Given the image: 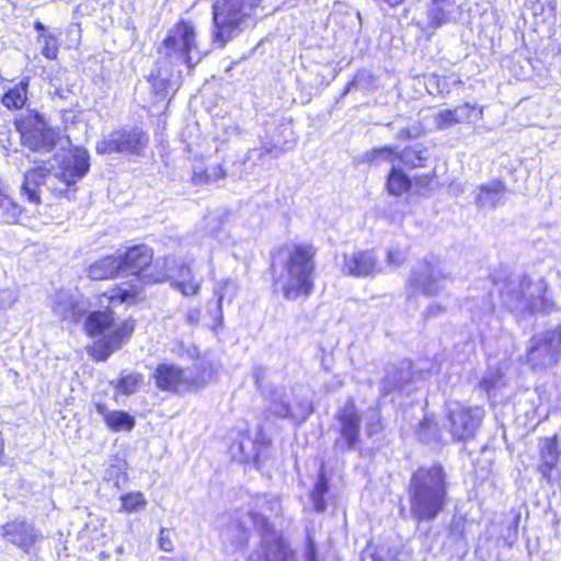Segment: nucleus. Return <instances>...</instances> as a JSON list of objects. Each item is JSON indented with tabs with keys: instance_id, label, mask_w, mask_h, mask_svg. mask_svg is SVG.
Segmentation results:
<instances>
[{
	"instance_id": "obj_17",
	"label": "nucleus",
	"mask_w": 561,
	"mask_h": 561,
	"mask_svg": "<svg viewBox=\"0 0 561 561\" xmlns=\"http://www.w3.org/2000/svg\"><path fill=\"white\" fill-rule=\"evenodd\" d=\"M341 271L353 277H368L378 273V259L373 251H356L344 254Z\"/></svg>"
},
{
	"instance_id": "obj_15",
	"label": "nucleus",
	"mask_w": 561,
	"mask_h": 561,
	"mask_svg": "<svg viewBox=\"0 0 561 561\" xmlns=\"http://www.w3.org/2000/svg\"><path fill=\"white\" fill-rule=\"evenodd\" d=\"M22 144L35 152H50L58 139V134L48 127L44 119L36 115L33 125L21 131Z\"/></svg>"
},
{
	"instance_id": "obj_2",
	"label": "nucleus",
	"mask_w": 561,
	"mask_h": 561,
	"mask_svg": "<svg viewBox=\"0 0 561 561\" xmlns=\"http://www.w3.org/2000/svg\"><path fill=\"white\" fill-rule=\"evenodd\" d=\"M493 284L499 288L503 304L514 313L547 312L552 309L553 302L548 297L542 277L533 278L504 270L493 275Z\"/></svg>"
},
{
	"instance_id": "obj_35",
	"label": "nucleus",
	"mask_w": 561,
	"mask_h": 561,
	"mask_svg": "<svg viewBox=\"0 0 561 561\" xmlns=\"http://www.w3.org/2000/svg\"><path fill=\"white\" fill-rule=\"evenodd\" d=\"M227 175L226 170L221 164H217L209 169H204L203 167L195 165L193 169L192 180L196 184L201 183H210L216 182L218 180L225 179Z\"/></svg>"
},
{
	"instance_id": "obj_30",
	"label": "nucleus",
	"mask_w": 561,
	"mask_h": 561,
	"mask_svg": "<svg viewBox=\"0 0 561 561\" xmlns=\"http://www.w3.org/2000/svg\"><path fill=\"white\" fill-rule=\"evenodd\" d=\"M430 157L428 149L423 145L407 147L399 152V160L411 168L424 167Z\"/></svg>"
},
{
	"instance_id": "obj_58",
	"label": "nucleus",
	"mask_w": 561,
	"mask_h": 561,
	"mask_svg": "<svg viewBox=\"0 0 561 561\" xmlns=\"http://www.w3.org/2000/svg\"><path fill=\"white\" fill-rule=\"evenodd\" d=\"M239 448H240L241 453L244 454L247 459H249L252 456L250 451L249 453L245 451L244 442H240Z\"/></svg>"
},
{
	"instance_id": "obj_22",
	"label": "nucleus",
	"mask_w": 561,
	"mask_h": 561,
	"mask_svg": "<svg viewBox=\"0 0 561 561\" xmlns=\"http://www.w3.org/2000/svg\"><path fill=\"white\" fill-rule=\"evenodd\" d=\"M506 191V186L502 181H490L478 187L476 204L479 208H495L504 203Z\"/></svg>"
},
{
	"instance_id": "obj_56",
	"label": "nucleus",
	"mask_w": 561,
	"mask_h": 561,
	"mask_svg": "<svg viewBox=\"0 0 561 561\" xmlns=\"http://www.w3.org/2000/svg\"><path fill=\"white\" fill-rule=\"evenodd\" d=\"M411 137H412L411 131H410V129H408V128H403V129H401V130L399 131V135H398V138H399V139H409V138H411Z\"/></svg>"
},
{
	"instance_id": "obj_59",
	"label": "nucleus",
	"mask_w": 561,
	"mask_h": 561,
	"mask_svg": "<svg viewBox=\"0 0 561 561\" xmlns=\"http://www.w3.org/2000/svg\"><path fill=\"white\" fill-rule=\"evenodd\" d=\"M168 277H171V275H170L168 272H165V273H163V274L159 275L158 277H156V278L153 279V282H154V283H157V282H162V280H164V279H165V278H168Z\"/></svg>"
},
{
	"instance_id": "obj_11",
	"label": "nucleus",
	"mask_w": 561,
	"mask_h": 561,
	"mask_svg": "<svg viewBox=\"0 0 561 561\" xmlns=\"http://www.w3.org/2000/svg\"><path fill=\"white\" fill-rule=\"evenodd\" d=\"M152 378L156 387L165 392L184 393L202 386L192 369L167 363L156 367Z\"/></svg>"
},
{
	"instance_id": "obj_38",
	"label": "nucleus",
	"mask_w": 561,
	"mask_h": 561,
	"mask_svg": "<svg viewBox=\"0 0 561 561\" xmlns=\"http://www.w3.org/2000/svg\"><path fill=\"white\" fill-rule=\"evenodd\" d=\"M396 159H399V152H397L392 147H381L366 152L365 154V160L375 164H379L381 162L393 163Z\"/></svg>"
},
{
	"instance_id": "obj_57",
	"label": "nucleus",
	"mask_w": 561,
	"mask_h": 561,
	"mask_svg": "<svg viewBox=\"0 0 561 561\" xmlns=\"http://www.w3.org/2000/svg\"><path fill=\"white\" fill-rule=\"evenodd\" d=\"M34 28H35V31L39 32V34H42V33H44V32H48V31L46 30V26H45L42 22H39V21H36V22L34 23Z\"/></svg>"
},
{
	"instance_id": "obj_37",
	"label": "nucleus",
	"mask_w": 561,
	"mask_h": 561,
	"mask_svg": "<svg viewBox=\"0 0 561 561\" xmlns=\"http://www.w3.org/2000/svg\"><path fill=\"white\" fill-rule=\"evenodd\" d=\"M142 382V376L138 373H128L122 375L116 381H111V385L122 394L129 396L134 393L138 386Z\"/></svg>"
},
{
	"instance_id": "obj_29",
	"label": "nucleus",
	"mask_w": 561,
	"mask_h": 561,
	"mask_svg": "<svg viewBox=\"0 0 561 561\" xmlns=\"http://www.w3.org/2000/svg\"><path fill=\"white\" fill-rule=\"evenodd\" d=\"M459 14V7L453 0H435L431 10V19L437 26Z\"/></svg>"
},
{
	"instance_id": "obj_7",
	"label": "nucleus",
	"mask_w": 561,
	"mask_h": 561,
	"mask_svg": "<svg viewBox=\"0 0 561 561\" xmlns=\"http://www.w3.org/2000/svg\"><path fill=\"white\" fill-rule=\"evenodd\" d=\"M159 54L169 58L171 62H183L190 69L193 68L202 59L194 26L186 21L176 23L160 45Z\"/></svg>"
},
{
	"instance_id": "obj_41",
	"label": "nucleus",
	"mask_w": 561,
	"mask_h": 561,
	"mask_svg": "<svg viewBox=\"0 0 561 561\" xmlns=\"http://www.w3.org/2000/svg\"><path fill=\"white\" fill-rule=\"evenodd\" d=\"M122 510L127 513L136 512L144 507L147 501L141 492H133L121 496Z\"/></svg>"
},
{
	"instance_id": "obj_47",
	"label": "nucleus",
	"mask_w": 561,
	"mask_h": 561,
	"mask_svg": "<svg viewBox=\"0 0 561 561\" xmlns=\"http://www.w3.org/2000/svg\"><path fill=\"white\" fill-rule=\"evenodd\" d=\"M18 300L16 290L11 288L0 289V310L11 308Z\"/></svg>"
},
{
	"instance_id": "obj_26",
	"label": "nucleus",
	"mask_w": 561,
	"mask_h": 561,
	"mask_svg": "<svg viewBox=\"0 0 561 561\" xmlns=\"http://www.w3.org/2000/svg\"><path fill=\"white\" fill-rule=\"evenodd\" d=\"M96 412L103 417L105 424L114 432L131 431L135 426V419L130 414L118 410H108L103 403L95 404Z\"/></svg>"
},
{
	"instance_id": "obj_39",
	"label": "nucleus",
	"mask_w": 561,
	"mask_h": 561,
	"mask_svg": "<svg viewBox=\"0 0 561 561\" xmlns=\"http://www.w3.org/2000/svg\"><path fill=\"white\" fill-rule=\"evenodd\" d=\"M215 294L218 297L217 299V311H218V320L222 321L221 314V305L225 299H228L230 302L232 298L237 295V286L231 280H225L222 284L215 289Z\"/></svg>"
},
{
	"instance_id": "obj_28",
	"label": "nucleus",
	"mask_w": 561,
	"mask_h": 561,
	"mask_svg": "<svg viewBox=\"0 0 561 561\" xmlns=\"http://www.w3.org/2000/svg\"><path fill=\"white\" fill-rule=\"evenodd\" d=\"M139 295L140 287L138 285L125 283L104 293L103 299H105L111 306L122 304L130 305L136 302Z\"/></svg>"
},
{
	"instance_id": "obj_49",
	"label": "nucleus",
	"mask_w": 561,
	"mask_h": 561,
	"mask_svg": "<svg viewBox=\"0 0 561 561\" xmlns=\"http://www.w3.org/2000/svg\"><path fill=\"white\" fill-rule=\"evenodd\" d=\"M0 207L8 211V220H15L20 215L19 207L8 197L1 198Z\"/></svg>"
},
{
	"instance_id": "obj_3",
	"label": "nucleus",
	"mask_w": 561,
	"mask_h": 561,
	"mask_svg": "<svg viewBox=\"0 0 561 561\" xmlns=\"http://www.w3.org/2000/svg\"><path fill=\"white\" fill-rule=\"evenodd\" d=\"M410 513L419 522H432L447 504L446 473L442 466L419 468L411 477Z\"/></svg>"
},
{
	"instance_id": "obj_61",
	"label": "nucleus",
	"mask_w": 561,
	"mask_h": 561,
	"mask_svg": "<svg viewBox=\"0 0 561 561\" xmlns=\"http://www.w3.org/2000/svg\"><path fill=\"white\" fill-rule=\"evenodd\" d=\"M243 172H244V171H243L242 169H240V168H238V169L233 170V174H236V175H238V176H242Z\"/></svg>"
},
{
	"instance_id": "obj_12",
	"label": "nucleus",
	"mask_w": 561,
	"mask_h": 561,
	"mask_svg": "<svg viewBox=\"0 0 561 561\" xmlns=\"http://www.w3.org/2000/svg\"><path fill=\"white\" fill-rule=\"evenodd\" d=\"M561 353V331L552 330L535 335L527 351V363L533 369H545L557 363Z\"/></svg>"
},
{
	"instance_id": "obj_52",
	"label": "nucleus",
	"mask_w": 561,
	"mask_h": 561,
	"mask_svg": "<svg viewBox=\"0 0 561 561\" xmlns=\"http://www.w3.org/2000/svg\"><path fill=\"white\" fill-rule=\"evenodd\" d=\"M305 560L306 561H317L316 546H314L313 540L310 537H308V543H307L306 551H305Z\"/></svg>"
},
{
	"instance_id": "obj_33",
	"label": "nucleus",
	"mask_w": 561,
	"mask_h": 561,
	"mask_svg": "<svg viewBox=\"0 0 561 561\" xmlns=\"http://www.w3.org/2000/svg\"><path fill=\"white\" fill-rule=\"evenodd\" d=\"M60 32H44L38 35L37 43L41 46V54L50 60L57 59L59 53L58 37Z\"/></svg>"
},
{
	"instance_id": "obj_13",
	"label": "nucleus",
	"mask_w": 561,
	"mask_h": 561,
	"mask_svg": "<svg viewBox=\"0 0 561 561\" xmlns=\"http://www.w3.org/2000/svg\"><path fill=\"white\" fill-rule=\"evenodd\" d=\"M148 144L147 135L137 129H116L98 141L95 150L99 154L140 152Z\"/></svg>"
},
{
	"instance_id": "obj_48",
	"label": "nucleus",
	"mask_w": 561,
	"mask_h": 561,
	"mask_svg": "<svg viewBox=\"0 0 561 561\" xmlns=\"http://www.w3.org/2000/svg\"><path fill=\"white\" fill-rule=\"evenodd\" d=\"M104 479L107 481H113L116 488H119V483L124 480L123 469L119 465L110 466L106 471Z\"/></svg>"
},
{
	"instance_id": "obj_10",
	"label": "nucleus",
	"mask_w": 561,
	"mask_h": 561,
	"mask_svg": "<svg viewBox=\"0 0 561 561\" xmlns=\"http://www.w3.org/2000/svg\"><path fill=\"white\" fill-rule=\"evenodd\" d=\"M484 417V410L479 407H466L451 402L447 407L448 430L457 442L474 437Z\"/></svg>"
},
{
	"instance_id": "obj_16",
	"label": "nucleus",
	"mask_w": 561,
	"mask_h": 561,
	"mask_svg": "<svg viewBox=\"0 0 561 561\" xmlns=\"http://www.w3.org/2000/svg\"><path fill=\"white\" fill-rule=\"evenodd\" d=\"M85 308L78 291L59 290L51 297V309L64 321H79Z\"/></svg>"
},
{
	"instance_id": "obj_24",
	"label": "nucleus",
	"mask_w": 561,
	"mask_h": 561,
	"mask_svg": "<svg viewBox=\"0 0 561 561\" xmlns=\"http://www.w3.org/2000/svg\"><path fill=\"white\" fill-rule=\"evenodd\" d=\"M386 374L381 383L383 394H388L396 389L402 390L404 385L412 379L411 364L402 360L398 365L389 366Z\"/></svg>"
},
{
	"instance_id": "obj_55",
	"label": "nucleus",
	"mask_w": 561,
	"mask_h": 561,
	"mask_svg": "<svg viewBox=\"0 0 561 561\" xmlns=\"http://www.w3.org/2000/svg\"><path fill=\"white\" fill-rule=\"evenodd\" d=\"M176 280H188V279H192L193 278V275H192V271L188 266L186 265H181L179 271H178V275H176Z\"/></svg>"
},
{
	"instance_id": "obj_6",
	"label": "nucleus",
	"mask_w": 561,
	"mask_h": 561,
	"mask_svg": "<svg viewBox=\"0 0 561 561\" xmlns=\"http://www.w3.org/2000/svg\"><path fill=\"white\" fill-rule=\"evenodd\" d=\"M260 0H217L213 4L214 39L225 45L252 22Z\"/></svg>"
},
{
	"instance_id": "obj_14",
	"label": "nucleus",
	"mask_w": 561,
	"mask_h": 561,
	"mask_svg": "<svg viewBox=\"0 0 561 561\" xmlns=\"http://www.w3.org/2000/svg\"><path fill=\"white\" fill-rule=\"evenodd\" d=\"M339 423V438L334 446L341 451L353 450L359 444L360 414L353 399H348L335 416Z\"/></svg>"
},
{
	"instance_id": "obj_9",
	"label": "nucleus",
	"mask_w": 561,
	"mask_h": 561,
	"mask_svg": "<svg viewBox=\"0 0 561 561\" xmlns=\"http://www.w3.org/2000/svg\"><path fill=\"white\" fill-rule=\"evenodd\" d=\"M254 526L262 536L271 530V525L266 517L253 513L252 511H236L229 515L228 522L220 529L222 540L228 541L233 550L243 548L250 538V528Z\"/></svg>"
},
{
	"instance_id": "obj_45",
	"label": "nucleus",
	"mask_w": 561,
	"mask_h": 561,
	"mask_svg": "<svg viewBox=\"0 0 561 561\" xmlns=\"http://www.w3.org/2000/svg\"><path fill=\"white\" fill-rule=\"evenodd\" d=\"M407 251L404 249L392 248L387 253V264L398 267L407 260Z\"/></svg>"
},
{
	"instance_id": "obj_60",
	"label": "nucleus",
	"mask_w": 561,
	"mask_h": 561,
	"mask_svg": "<svg viewBox=\"0 0 561 561\" xmlns=\"http://www.w3.org/2000/svg\"><path fill=\"white\" fill-rule=\"evenodd\" d=\"M431 181H432L431 175H424V176L420 178V182L424 185H427Z\"/></svg>"
},
{
	"instance_id": "obj_53",
	"label": "nucleus",
	"mask_w": 561,
	"mask_h": 561,
	"mask_svg": "<svg viewBox=\"0 0 561 561\" xmlns=\"http://www.w3.org/2000/svg\"><path fill=\"white\" fill-rule=\"evenodd\" d=\"M445 311V307L439 304H432L425 310V318L436 317Z\"/></svg>"
},
{
	"instance_id": "obj_43",
	"label": "nucleus",
	"mask_w": 561,
	"mask_h": 561,
	"mask_svg": "<svg viewBox=\"0 0 561 561\" xmlns=\"http://www.w3.org/2000/svg\"><path fill=\"white\" fill-rule=\"evenodd\" d=\"M267 369L261 365H254L252 368V377L255 380L257 389L264 394L271 390V386L266 383Z\"/></svg>"
},
{
	"instance_id": "obj_44",
	"label": "nucleus",
	"mask_w": 561,
	"mask_h": 561,
	"mask_svg": "<svg viewBox=\"0 0 561 561\" xmlns=\"http://www.w3.org/2000/svg\"><path fill=\"white\" fill-rule=\"evenodd\" d=\"M275 150V156H278L280 152H283L282 149H277L276 147L270 145V144H262L261 148L256 149H250L245 156V160H252V159H261L266 153H273Z\"/></svg>"
},
{
	"instance_id": "obj_18",
	"label": "nucleus",
	"mask_w": 561,
	"mask_h": 561,
	"mask_svg": "<svg viewBox=\"0 0 561 561\" xmlns=\"http://www.w3.org/2000/svg\"><path fill=\"white\" fill-rule=\"evenodd\" d=\"M264 396H266L270 401L268 409L271 413L277 417H290L296 421H304L312 412L310 402H301L299 403L298 411H293L288 401L285 399L286 393L283 387L271 388Z\"/></svg>"
},
{
	"instance_id": "obj_46",
	"label": "nucleus",
	"mask_w": 561,
	"mask_h": 561,
	"mask_svg": "<svg viewBox=\"0 0 561 561\" xmlns=\"http://www.w3.org/2000/svg\"><path fill=\"white\" fill-rule=\"evenodd\" d=\"M174 286L184 295V296H193L196 295L199 290V283L194 280V278L188 280H175Z\"/></svg>"
},
{
	"instance_id": "obj_25",
	"label": "nucleus",
	"mask_w": 561,
	"mask_h": 561,
	"mask_svg": "<svg viewBox=\"0 0 561 561\" xmlns=\"http://www.w3.org/2000/svg\"><path fill=\"white\" fill-rule=\"evenodd\" d=\"M294 557V552L289 547L279 539L267 540L266 535L263 536L262 552L252 556V561H288Z\"/></svg>"
},
{
	"instance_id": "obj_36",
	"label": "nucleus",
	"mask_w": 561,
	"mask_h": 561,
	"mask_svg": "<svg viewBox=\"0 0 561 561\" xmlns=\"http://www.w3.org/2000/svg\"><path fill=\"white\" fill-rule=\"evenodd\" d=\"M377 88L376 78L366 70H358L353 80L345 87L344 94L350 93L353 89L363 91H374Z\"/></svg>"
},
{
	"instance_id": "obj_5",
	"label": "nucleus",
	"mask_w": 561,
	"mask_h": 561,
	"mask_svg": "<svg viewBox=\"0 0 561 561\" xmlns=\"http://www.w3.org/2000/svg\"><path fill=\"white\" fill-rule=\"evenodd\" d=\"M85 331L89 335H103L93 343L89 352L95 359L105 360L130 337L134 324L128 320L115 322L112 311L106 309L88 316Z\"/></svg>"
},
{
	"instance_id": "obj_51",
	"label": "nucleus",
	"mask_w": 561,
	"mask_h": 561,
	"mask_svg": "<svg viewBox=\"0 0 561 561\" xmlns=\"http://www.w3.org/2000/svg\"><path fill=\"white\" fill-rule=\"evenodd\" d=\"M201 320V309L199 308H191L187 310L185 314V322L190 325L198 324Z\"/></svg>"
},
{
	"instance_id": "obj_31",
	"label": "nucleus",
	"mask_w": 561,
	"mask_h": 561,
	"mask_svg": "<svg viewBox=\"0 0 561 561\" xmlns=\"http://www.w3.org/2000/svg\"><path fill=\"white\" fill-rule=\"evenodd\" d=\"M28 79H22L14 88L10 89L3 96L2 103L8 108H22L26 102Z\"/></svg>"
},
{
	"instance_id": "obj_32",
	"label": "nucleus",
	"mask_w": 561,
	"mask_h": 561,
	"mask_svg": "<svg viewBox=\"0 0 561 561\" xmlns=\"http://www.w3.org/2000/svg\"><path fill=\"white\" fill-rule=\"evenodd\" d=\"M387 187L391 195L400 196L411 187V181L400 169L392 167L387 181Z\"/></svg>"
},
{
	"instance_id": "obj_19",
	"label": "nucleus",
	"mask_w": 561,
	"mask_h": 561,
	"mask_svg": "<svg viewBox=\"0 0 561 561\" xmlns=\"http://www.w3.org/2000/svg\"><path fill=\"white\" fill-rule=\"evenodd\" d=\"M483 110L477 104L463 103L453 110H443L435 116V124L438 129H447L454 125L468 124L481 119Z\"/></svg>"
},
{
	"instance_id": "obj_4",
	"label": "nucleus",
	"mask_w": 561,
	"mask_h": 561,
	"mask_svg": "<svg viewBox=\"0 0 561 561\" xmlns=\"http://www.w3.org/2000/svg\"><path fill=\"white\" fill-rule=\"evenodd\" d=\"M317 249L311 244H293L288 249L278 283L286 300L308 298L314 289Z\"/></svg>"
},
{
	"instance_id": "obj_42",
	"label": "nucleus",
	"mask_w": 561,
	"mask_h": 561,
	"mask_svg": "<svg viewBox=\"0 0 561 561\" xmlns=\"http://www.w3.org/2000/svg\"><path fill=\"white\" fill-rule=\"evenodd\" d=\"M501 386H503V382L502 375L499 370L490 369L480 381V388H482L490 398L495 394L496 388Z\"/></svg>"
},
{
	"instance_id": "obj_21",
	"label": "nucleus",
	"mask_w": 561,
	"mask_h": 561,
	"mask_svg": "<svg viewBox=\"0 0 561 561\" xmlns=\"http://www.w3.org/2000/svg\"><path fill=\"white\" fill-rule=\"evenodd\" d=\"M3 536L13 545L28 551L39 538V533L25 522L9 523L3 527Z\"/></svg>"
},
{
	"instance_id": "obj_1",
	"label": "nucleus",
	"mask_w": 561,
	"mask_h": 561,
	"mask_svg": "<svg viewBox=\"0 0 561 561\" xmlns=\"http://www.w3.org/2000/svg\"><path fill=\"white\" fill-rule=\"evenodd\" d=\"M90 171V154L82 147H73L56 153L43 165L24 174L22 194L32 204L41 203L42 187L56 197L71 199L77 192V183Z\"/></svg>"
},
{
	"instance_id": "obj_8",
	"label": "nucleus",
	"mask_w": 561,
	"mask_h": 561,
	"mask_svg": "<svg viewBox=\"0 0 561 561\" xmlns=\"http://www.w3.org/2000/svg\"><path fill=\"white\" fill-rule=\"evenodd\" d=\"M449 279V271L444 263L436 257H426L419 262L412 270L408 285L407 297L411 300L416 293L427 297L436 296L444 290Z\"/></svg>"
},
{
	"instance_id": "obj_23",
	"label": "nucleus",
	"mask_w": 561,
	"mask_h": 561,
	"mask_svg": "<svg viewBox=\"0 0 561 561\" xmlns=\"http://www.w3.org/2000/svg\"><path fill=\"white\" fill-rule=\"evenodd\" d=\"M540 465L538 467L542 479L551 481V472L557 467L560 458L557 437H546L539 442Z\"/></svg>"
},
{
	"instance_id": "obj_34",
	"label": "nucleus",
	"mask_w": 561,
	"mask_h": 561,
	"mask_svg": "<svg viewBox=\"0 0 561 561\" xmlns=\"http://www.w3.org/2000/svg\"><path fill=\"white\" fill-rule=\"evenodd\" d=\"M329 492V482L325 478L324 469L321 467V470L318 476V480L314 484V488L311 492V501L313 507L317 512H324L327 508V502L324 496Z\"/></svg>"
},
{
	"instance_id": "obj_54",
	"label": "nucleus",
	"mask_w": 561,
	"mask_h": 561,
	"mask_svg": "<svg viewBox=\"0 0 561 561\" xmlns=\"http://www.w3.org/2000/svg\"><path fill=\"white\" fill-rule=\"evenodd\" d=\"M380 417L377 412H374L371 415V421L367 424V433L368 435H373L374 433L379 431Z\"/></svg>"
},
{
	"instance_id": "obj_27",
	"label": "nucleus",
	"mask_w": 561,
	"mask_h": 561,
	"mask_svg": "<svg viewBox=\"0 0 561 561\" xmlns=\"http://www.w3.org/2000/svg\"><path fill=\"white\" fill-rule=\"evenodd\" d=\"M117 255H107L90 265L88 270L89 277L94 280H102L116 277L122 273Z\"/></svg>"
},
{
	"instance_id": "obj_20",
	"label": "nucleus",
	"mask_w": 561,
	"mask_h": 561,
	"mask_svg": "<svg viewBox=\"0 0 561 561\" xmlns=\"http://www.w3.org/2000/svg\"><path fill=\"white\" fill-rule=\"evenodd\" d=\"M122 273L129 272L131 275H138L150 265L153 253L147 245H135L129 248L124 254L117 255Z\"/></svg>"
},
{
	"instance_id": "obj_40",
	"label": "nucleus",
	"mask_w": 561,
	"mask_h": 561,
	"mask_svg": "<svg viewBox=\"0 0 561 561\" xmlns=\"http://www.w3.org/2000/svg\"><path fill=\"white\" fill-rule=\"evenodd\" d=\"M472 317L478 320H482L491 316L494 311V304L490 294L483 296L479 304H472L469 308Z\"/></svg>"
},
{
	"instance_id": "obj_62",
	"label": "nucleus",
	"mask_w": 561,
	"mask_h": 561,
	"mask_svg": "<svg viewBox=\"0 0 561 561\" xmlns=\"http://www.w3.org/2000/svg\"><path fill=\"white\" fill-rule=\"evenodd\" d=\"M72 30H75L76 32H79V28H77V27H75V26L70 28V32H71Z\"/></svg>"
},
{
	"instance_id": "obj_50",
	"label": "nucleus",
	"mask_w": 561,
	"mask_h": 561,
	"mask_svg": "<svg viewBox=\"0 0 561 561\" xmlns=\"http://www.w3.org/2000/svg\"><path fill=\"white\" fill-rule=\"evenodd\" d=\"M159 548L162 550V551H165V552H171L173 550V542L167 531L165 528H161L160 529V534H159Z\"/></svg>"
}]
</instances>
